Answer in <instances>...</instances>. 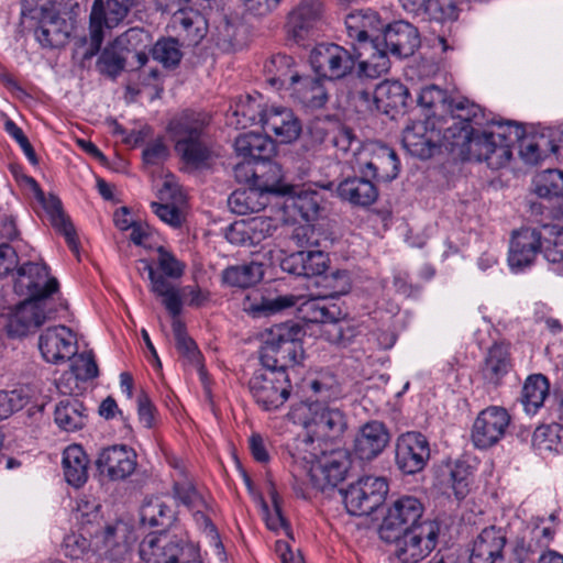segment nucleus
I'll use <instances>...</instances> for the list:
<instances>
[{
	"label": "nucleus",
	"mask_w": 563,
	"mask_h": 563,
	"mask_svg": "<svg viewBox=\"0 0 563 563\" xmlns=\"http://www.w3.org/2000/svg\"><path fill=\"white\" fill-rule=\"evenodd\" d=\"M321 203V195L311 190H300L291 198V208L306 222H312L318 219L322 210Z\"/></svg>",
	"instance_id": "nucleus-51"
},
{
	"label": "nucleus",
	"mask_w": 563,
	"mask_h": 563,
	"mask_svg": "<svg viewBox=\"0 0 563 563\" xmlns=\"http://www.w3.org/2000/svg\"><path fill=\"white\" fill-rule=\"evenodd\" d=\"M532 445L540 454L563 450V424L538 427L532 434Z\"/></svg>",
	"instance_id": "nucleus-49"
},
{
	"label": "nucleus",
	"mask_w": 563,
	"mask_h": 563,
	"mask_svg": "<svg viewBox=\"0 0 563 563\" xmlns=\"http://www.w3.org/2000/svg\"><path fill=\"white\" fill-rule=\"evenodd\" d=\"M311 410L312 417L308 427L317 438L333 440L344 433L347 427L346 418L339 408L321 407L316 404Z\"/></svg>",
	"instance_id": "nucleus-36"
},
{
	"label": "nucleus",
	"mask_w": 563,
	"mask_h": 563,
	"mask_svg": "<svg viewBox=\"0 0 563 563\" xmlns=\"http://www.w3.org/2000/svg\"><path fill=\"white\" fill-rule=\"evenodd\" d=\"M543 230L548 235H543L542 252L545 260L552 264L553 271L563 275V227L544 225Z\"/></svg>",
	"instance_id": "nucleus-48"
},
{
	"label": "nucleus",
	"mask_w": 563,
	"mask_h": 563,
	"mask_svg": "<svg viewBox=\"0 0 563 563\" xmlns=\"http://www.w3.org/2000/svg\"><path fill=\"white\" fill-rule=\"evenodd\" d=\"M374 101L377 109L386 114L404 113L408 107L410 93L408 88L397 80H385L376 86Z\"/></svg>",
	"instance_id": "nucleus-37"
},
{
	"label": "nucleus",
	"mask_w": 563,
	"mask_h": 563,
	"mask_svg": "<svg viewBox=\"0 0 563 563\" xmlns=\"http://www.w3.org/2000/svg\"><path fill=\"white\" fill-rule=\"evenodd\" d=\"M267 135L272 134L280 143H291L301 133V123L294 111L283 106H269L262 125Z\"/></svg>",
	"instance_id": "nucleus-28"
},
{
	"label": "nucleus",
	"mask_w": 563,
	"mask_h": 563,
	"mask_svg": "<svg viewBox=\"0 0 563 563\" xmlns=\"http://www.w3.org/2000/svg\"><path fill=\"white\" fill-rule=\"evenodd\" d=\"M509 422L510 416L503 407L490 406L482 410L473 423V444L478 449L495 445L505 435Z\"/></svg>",
	"instance_id": "nucleus-18"
},
{
	"label": "nucleus",
	"mask_w": 563,
	"mask_h": 563,
	"mask_svg": "<svg viewBox=\"0 0 563 563\" xmlns=\"http://www.w3.org/2000/svg\"><path fill=\"white\" fill-rule=\"evenodd\" d=\"M507 542L506 532L495 526L481 531L473 542L470 563H495L503 559Z\"/></svg>",
	"instance_id": "nucleus-34"
},
{
	"label": "nucleus",
	"mask_w": 563,
	"mask_h": 563,
	"mask_svg": "<svg viewBox=\"0 0 563 563\" xmlns=\"http://www.w3.org/2000/svg\"><path fill=\"white\" fill-rule=\"evenodd\" d=\"M258 192L254 189H242L233 191L229 199L228 205L232 212L238 214H246L255 212L261 209V203L257 201Z\"/></svg>",
	"instance_id": "nucleus-58"
},
{
	"label": "nucleus",
	"mask_w": 563,
	"mask_h": 563,
	"mask_svg": "<svg viewBox=\"0 0 563 563\" xmlns=\"http://www.w3.org/2000/svg\"><path fill=\"white\" fill-rule=\"evenodd\" d=\"M323 234L310 222L297 225L292 229L290 240L300 250L319 249Z\"/></svg>",
	"instance_id": "nucleus-59"
},
{
	"label": "nucleus",
	"mask_w": 563,
	"mask_h": 563,
	"mask_svg": "<svg viewBox=\"0 0 563 563\" xmlns=\"http://www.w3.org/2000/svg\"><path fill=\"white\" fill-rule=\"evenodd\" d=\"M89 460L78 444L67 446L63 452V471L66 482L74 487H81L88 479Z\"/></svg>",
	"instance_id": "nucleus-42"
},
{
	"label": "nucleus",
	"mask_w": 563,
	"mask_h": 563,
	"mask_svg": "<svg viewBox=\"0 0 563 563\" xmlns=\"http://www.w3.org/2000/svg\"><path fill=\"white\" fill-rule=\"evenodd\" d=\"M442 120L444 123L460 122V125L470 124L471 128H476L483 125V113L479 106L467 99H451Z\"/></svg>",
	"instance_id": "nucleus-45"
},
{
	"label": "nucleus",
	"mask_w": 563,
	"mask_h": 563,
	"mask_svg": "<svg viewBox=\"0 0 563 563\" xmlns=\"http://www.w3.org/2000/svg\"><path fill=\"white\" fill-rule=\"evenodd\" d=\"M549 388V380L542 374H533L526 379L521 391V402L526 412L533 415L543 406Z\"/></svg>",
	"instance_id": "nucleus-44"
},
{
	"label": "nucleus",
	"mask_w": 563,
	"mask_h": 563,
	"mask_svg": "<svg viewBox=\"0 0 563 563\" xmlns=\"http://www.w3.org/2000/svg\"><path fill=\"white\" fill-rule=\"evenodd\" d=\"M361 55L356 46L351 52L333 43L319 44L311 51L310 64L319 76L331 81L351 74Z\"/></svg>",
	"instance_id": "nucleus-9"
},
{
	"label": "nucleus",
	"mask_w": 563,
	"mask_h": 563,
	"mask_svg": "<svg viewBox=\"0 0 563 563\" xmlns=\"http://www.w3.org/2000/svg\"><path fill=\"white\" fill-rule=\"evenodd\" d=\"M511 367L509 345L495 343L487 351L481 374L486 384L497 387Z\"/></svg>",
	"instance_id": "nucleus-38"
},
{
	"label": "nucleus",
	"mask_w": 563,
	"mask_h": 563,
	"mask_svg": "<svg viewBox=\"0 0 563 563\" xmlns=\"http://www.w3.org/2000/svg\"><path fill=\"white\" fill-rule=\"evenodd\" d=\"M439 532L437 521L424 520L413 529L395 532V539L384 541L394 544V554L402 563H418L435 548Z\"/></svg>",
	"instance_id": "nucleus-7"
},
{
	"label": "nucleus",
	"mask_w": 563,
	"mask_h": 563,
	"mask_svg": "<svg viewBox=\"0 0 563 563\" xmlns=\"http://www.w3.org/2000/svg\"><path fill=\"white\" fill-rule=\"evenodd\" d=\"M247 385L254 401L266 411L280 408L291 391L287 372L264 366L253 373Z\"/></svg>",
	"instance_id": "nucleus-8"
},
{
	"label": "nucleus",
	"mask_w": 563,
	"mask_h": 563,
	"mask_svg": "<svg viewBox=\"0 0 563 563\" xmlns=\"http://www.w3.org/2000/svg\"><path fill=\"white\" fill-rule=\"evenodd\" d=\"M31 12L32 19L37 20L34 35L42 47L55 48L66 44L69 26L54 4H43Z\"/></svg>",
	"instance_id": "nucleus-17"
},
{
	"label": "nucleus",
	"mask_w": 563,
	"mask_h": 563,
	"mask_svg": "<svg viewBox=\"0 0 563 563\" xmlns=\"http://www.w3.org/2000/svg\"><path fill=\"white\" fill-rule=\"evenodd\" d=\"M347 36L353 41V46L365 47L367 45H379L383 23L379 15L372 10H360L352 12L345 18Z\"/></svg>",
	"instance_id": "nucleus-25"
},
{
	"label": "nucleus",
	"mask_w": 563,
	"mask_h": 563,
	"mask_svg": "<svg viewBox=\"0 0 563 563\" xmlns=\"http://www.w3.org/2000/svg\"><path fill=\"white\" fill-rule=\"evenodd\" d=\"M450 101L448 91L435 85L422 87L417 97L418 104L429 112L426 118L428 120L438 121L443 118Z\"/></svg>",
	"instance_id": "nucleus-46"
},
{
	"label": "nucleus",
	"mask_w": 563,
	"mask_h": 563,
	"mask_svg": "<svg viewBox=\"0 0 563 563\" xmlns=\"http://www.w3.org/2000/svg\"><path fill=\"white\" fill-rule=\"evenodd\" d=\"M153 58L165 68H175L183 58V52L178 38L163 37L152 47Z\"/></svg>",
	"instance_id": "nucleus-53"
},
{
	"label": "nucleus",
	"mask_w": 563,
	"mask_h": 563,
	"mask_svg": "<svg viewBox=\"0 0 563 563\" xmlns=\"http://www.w3.org/2000/svg\"><path fill=\"white\" fill-rule=\"evenodd\" d=\"M38 347L44 360L57 364L76 354V346L70 329L54 327L46 329L40 336Z\"/></svg>",
	"instance_id": "nucleus-27"
},
{
	"label": "nucleus",
	"mask_w": 563,
	"mask_h": 563,
	"mask_svg": "<svg viewBox=\"0 0 563 563\" xmlns=\"http://www.w3.org/2000/svg\"><path fill=\"white\" fill-rule=\"evenodd\" d=\"M292 294L262 297L260 301L251 303L247 311L254 318L271 317L288 308L298 306V311L306 322L321 323V335L328 342L345 347L361 331L357 325L346 319H339L340 313L335 305L328 307L327 298L321 295L308 298Z\"/></svg>",
	"instance_id": "nucleus-2"
},
{
	"label": "nucleus",
	"mask_w": 563,
	"mask_h": 563,
	"mask_svg": "<svg viewBox=\"0 0 563 563\" xmlns=\"http://www.w3.org/2000/svg\"><path fill=\"white\" fill-rule=\"evenodd\" d=\"M175 520V511L162 498L146 499L140 510L142 526L168 528Z\"/></svg>",
	"instance_id": "nucleus-43"
},
{
	"label": "nucleus",
	"mask_w": 563,
	"mask_h": 563,
	"mask_svg": "<svg viewBox=\"0 0 563 563\" xmlns=\"http://www.w3.org/2000/svg\"><path fill=\"white\" fill-rule=\"evenodd\" d=\"M429 459V442L422 433L411 431L397 438L395 462L401 473L413 475L421 472Z\"/></svg>",
	"instance_id": "nucleus-16"
},
{
	"label": "nucleus",
	"mask_w": 563,
	"mask_h": 563,
	"mask_svg": "<svg viewBox=\"0 0 563 563\" xmlns=\"http://www.w3.org/2000/svg\"><path fill=\"white\" fill-rule=\"evenodd\" d=\"M336 197L355 207L366 208L378 199L377 184L368 176H352L335 186Z\"/></svg>",
	"instance_id": "nucleus-33"
},
{
	"label": "nucleus",
	"mask_w": 563,
	"mask_h": 563,
	"mask_svg": "<svg viewBox=\"0 0 563 563\" xmlns=\"http://www.w3.org/2000/svg\"><path fill=\"white\" fill-rule=\"evenodd\" d=\"M325 81L329 80L322 76H300L297 73H285L268 79L271 86L288 89L294 100L309 109H321L329 101Z\"/></svg>",
	"instance_id": "nucleus-11"
},
{
	"label": "nucleus",
	"mask_w": 563,
	"mask_h": 563,
	"mask_svg": "<svg viewBox=\"0 0 563 563\" xmlns=\"http://www.w3.org/2000/svg\"><path fill=\"white\" fill-rule=\"evenodd\" d=\"M543 234L536 228H521L514 231L508 252V264L514 272L530 267L543 246Z\"/></svg>",
	"instance_id": "nucleus-19"
},
{
	"label": "nucleus",
	"mask_w": 563,
	"mask_h": 563,
	"mask_svg": "<svg viewBox=\"0 0 563 563\" xmlns=\"http://www.w3.org/2000/svg\"><path fill=\"white\" fill-rule=\"evenodd\" d=\"M139 3L140 0H95L89 16V37L80 40L82 46L88 44L82 58L87 60L99 53L104 38L103 29L117 27Z\"/></svg>",
	"instance_id": "nucleus-5"
},
{
	"label": "nucleus",
	"mask_w": 563,
	"mask_h": 563,
	"mask_svg": "<svg viewBox=\"0 0 563 563\" xmlns=\"http://www.w3.org/2000/svg\"><path fill=\"white\" fill-rule=\"evenodd\" d=\"M437 120L412 122L402 132V145L412 156L430 158L440 148V131Z\"/></svg>",
	"instance_id": "nucleus-21"
},
{
	"label": "nucleus",
	"mask_w": 563,
	"mask_h": 563,
	"mask_svg": "<svg viewBox=\"0 0 563 563\" xmlns=\"http://www.w3.org/2000/svg\"><path fill=\"white\" fill-rule=\"evenodd\" d=\"M424 508L413 496H401L387 510L379 528L382 540L395 539V532L406 531L420 526Z\"/></svg>",
	"instance_id": "nucleus-14"
},
{
	"label": "nucleus",
	"mask_w": 563,
	"mask_h": 563,
	"mask_svg": "<svg viewBox=\"0 0 563 563\" xmlns=\"http://www.w3.org/2000/svg\"><path fill=\"white\" fill-rule=\"evenodd\" d=\"M262 276L263 271L260 264H239L223 269L221 280L224 285L230 287L247 288L258 283Z\"/></svg>",
	"instance_id": "nucleus-47"
},
{
	"label": "nucleus",
	"mask_w": 563,
	"mask_h": 563,
	"mask_svg": "<svg viewBox=\"0 0 563 563\" xmlns=\"http://www.w3.org/2000/svg\"><path fill=\"white\" fill-rule=\"evenodd\" d=\"M249 228L251 244L257 245L276 230L274 220L267 217H254L245 219Z\"/></svg>",
	"instance_id": "nucleus-62"
},
{
	"label": "nucleus",
	"mask_w": 563,
	"mask_h": 563,
	"mask_svg": "<svg viewBox=\"0 0 563 563\" xmlns=\"http://www.w3.org/2000/svg\"><path fill=\"white\" fill-rule=\"evenodd\" d=\"M140 558L144 563H178L185 553V542L165 533L150 534L140 544Z\"/></svg>",
	"instance_id": "nucleus-23"
},
{
	"label": "nucleus",
	"mask_w": 563,
	"mask_h": 563,
	"mask_svg": "<svg viewBox=\"0 0 563 563\" xmlns=\"http://www.w3.org/2000/svg\"><path fill=\"white\" fill-rule=\"evenodd\" d=\"M267 108L269 107L262 104L261 95H247L236 104L234 114L242 118L238 123L242 124L243 128L257 123L263 125L264 114L267 113Z\"/></svg>",
	"instance_id": "nucleus-50"
},
{
	"label": "nucleus",
	"mask_w": 563,
	"mask_h": 563,
	"mask_svg": "<svg viewBox=\"0 0 563 563\" xmlns=\"http://www.w3.org/2000/svg\"><path fill=\"white\" fill-rule=\"evenodd\" d=\"M135 451L124 444H115L102 449L96 460L97 470L111 481L129 477L136 467Z\"/></svg>",
	"instance_id": "nucleus-22"
},
{
	"label": "nucleus",
	"mask_w": 563,
	"mask_h": 563,
	"mask_svg": "<svg viewBox=\"0 0 563 563\" xmlns=\"http://www.w3.org/2000/svg\"><path fill=\"white\" fill-rule=\"evenodd\" d=\"M437 122L440 147L461 157L485 161L493 169H499L509 163L511 153L508 144L522 133L520 129L505 125L500 121L489 122L482 131L471 128L470 124L460 125V122L444 123L442 118Z\"/></svg>",
	"instance_id": "nucleus-1"
},
{
	"label": "nucleus",
	"mask_w": 563,
	"mask_h": 563,
	"mask_svg": "<svg viewBox=\"0 0 563 563\" xmlns=\"http://www.w3.org/2000/svg\"><path fill=\"white\" fill-rule=\"evenodd\" d=\"M174 497L186 508L194 512L196 520L202 522L210 531L216 528L210 518L205 514L209 508L202 494L196 488L194 483L187 478L177 479L173 485Z\"/></svg>",
	"instance_id": "nucleus-40"
},
{
	"label": "nucleus",
	"mask_w": 563,
	"mask_h": 563,
	"mask_svg": "<svg viewBox=\"0 0 563 563\" xmlns=\"http://www.w3.org/2000/svg\"><path fill=\"white\" fill-rule=\"evenodd\" d=\"M329 256L319 249L298 250L280 263L284 272L296 276L319 278L328 268Z\"/></svg>",
	"instance_id": "nucleus-31"
},
{
	"label": "nucleus",
	"mask_w": 563,
	"mask_h": 563,
	"mask_svg": "<svg viewBox=\"0 0 563 563\" xmlns=\"http://www.w3.org/2000/svg\"><path fill=\"white\" fill-rule=\"evenodd\" d=\"M16 274L15 292L26 296L27 300H36L44 306H55L52 296L58 292L59 285L55 277H49L48 267L45 264L24 263L18 268Z\"/></svg>",
	"instance_id": "nucleus-10"
},
{
	"label": "nucleus",
	"mask_w": 563,
	"mask_h": 563,
	"mask_svg": "<svg viewBox=\"0 0 563 563\" xmlns=\"http://www.w3.org/2000/svg\"><path fill=\"white\" fill-rule=\"evenodd\" d=\"M208 124L205 113L189 110L172 119L168 124L175 151L186 164L196 168L206 166L212 156L207 141Z\"/></svg>",
	"instance_id": "nucleus-3"
},
{
	"label": "nucleus",
	"mask_w": 563,
	"mask_h": 563,
	"mask_svg": "<svg viewBox=\"0 0 563 563\" xmlns=\"http://www.w3.org/2000/svg\"><path fill=\"white\" fill-rule=\"evenodd\" d=\"M389 440L390 434L383 422H366L355 437L354 453L360 460L372 461L382 454Z\"/></svg>",
	"instance_id": "nucleus-32"
},
{
	"label": "nucleus",
	"mask_w": 563,
	"mask_h": 563,
	"mask_svg": "<svg viewBox=\"0 0 563 563\" xmlns=\"http://www.w3.org/2000/svg\"><path fill=\"white\" fill-rule=\"evenodd\" d=\"M169 157V150L162 139H156L146 144L142 152L145 165L158 166Z\"/></svg>",
	"instance_id": "nucleus-64"
},
{
	"label": "nucleus",
	"mask_w": 563,
	"mask_h": 563,
	"mask_svg": "<svg viewBox=\"0 0 563 563\" xmlns=\"http://www.w3.org/2000/svg\"><path fill=\"white\" fill-rule=\"evenodd\" d=\"M355 169L368 175L376 184L390 183L398 176L399 159L388 146L364 147L355 158Z\"/></svg>",
	"instance_id": "nucleus-15"
},
{
	"label": "nucleus",
	"mask_w": 563,
	"mask_h": 563,
	"mask_svg": "<svg viewBox=\"0 0 563 563\" xmlns=\"http://www.w3.org/2000/svg\"><path fill=\"white\" fill-rule=\"evenodd\" d=\"M173 27L178 36L189 46L198 45L208 32V23L205 16L197 10H179L174 12Z\"/></svg>",
	"instance_id": "nucleus-39"
},
{
	"label": "nucleus",
	"mask_w": 563,
	"mask_h": 563,
	"mask_svg": "<svg viewBox=\"0 0 563 563\" xmlns=\"http://www.w3.org/2000/svg\"><path fill=\"white\" fill-rule=\"evenodd\" d=\"M305 329L297 322L288 321L267 330L260 350L262 366L285 371L303 358L302 339Z\"/></svg>",
	"instance_id": "nucleus-4"
},
{
	"label": "nucleus",
	"mask_w": 563,
	"mask_h": 563,
	"mask_svg": "<svg viewBox=\"0 0 563 563\" xmlns=\"http://www.w3.org/2000/svg\"><path fill=\"white\" fill-rule=\"evenodd\" d=\"M27 183L31 185L35 198L47 212L52 225L64 235L69 249L74 252H77L78 242L76 231L73 223L70 222V219L64 213L59 198L55 195H49L46 197L43 190L40 188L38 184L33 178H29Z\"/></svg>",
	"instance_id": "nucleus-30"
},
{
	"label": "nucleus",
	"mask_w": 563,
	"mask_h": 563,
	"mask_svg": "<svg viewBox=\"0 0 563 563\" xmlns=\"http://www.w3.org/2000/svg\"><path fill=\"white\" fill-rule=\"evenodd\" d=\"M137 271L142 274L146 272L151 282L150 290L161 298L162 305L173 317L181 313V300L178 288L173 282L165 278L163 275L154 269L153 265L147 260H140L137 262Z\"/></svg>",
	"instance_id": "nucleus-35"
},
{
	"label": "nucleus",
	"mask_w": 563,
	"mask_h": 563,
	"mask_svg": "<svg viewBox=\"0 0 563 563\" xmlns=\"http://www.w3.org/2000/svg\"><path fill=\"white\" fill-rule=\"evenodd\" d=\"M323 288L320 294L323 298H335L345 295L351 289V277L346 271H335L331 274H322L317 283Z\"/></svg>",
	"instance_id": "nucleus-54"
},
{
	"label": "nucleus",
	"mask_w": 563,
	"mask_h": 563,
	"mask_svg": "<svg viewBox=\"0 0 563 563\" xmlns=\"http://www.w3.org/2000/svg\"><path fill=\"white\" fill-rule=\"evenodd\" d=\"M310 387L317 396V402L335 399L341 394L339 384L331 375H325L313 379L310 384Z\"/></svg>",
	"instance_id": "nucleus-63"
},
{
	"label": "nucleus",
	"mask_w": 563,
	"mask_h": 563,
	"mask_svg": "<svg viewBox=\"0 0 563 563\" xmlns=\"http://www.w3.org/2000/svg\"><path fill=\"white\" fill-rule=\"evenodd\" d=\"M323 15L320 0H301L287 15L286 31L296 43L306 40Z\"/></svg>",
	"instance_id": "nucleus-24"
},
{
	"label": "nucleus",
	"mask_w": 563,
	"mask_h": 563,
	"mask_svg": "<svg viewBox=\"0 0 563 563\" xmlns=\"http://www.w3.org/2000/svg\"><path fill=\"white\" fill-rule=\"evenodd\" d=\"M500 122L505 125L511 126L514 129L518 128L522 131V133L519 135V137L517 140L509 142L508 148H509L510 153L512 154V151H511L512 145L515 143H519V154H520L521 158L527 164H531V165L537 164L541 159L542 153H541L540 146L536 142L534 137L526 136L523 126H521L512 121H506V122L500 121Z\"/></svg>",
	"instance_id": "nucleus-57"
},
{
	"label": "nucleus",
	"mask_w": 563,
	"mask_h": 563,
	"mask_svg": "<svg viewBox=\"0 0 563 563\" xmlns=\"http://www.w3.org/2000/svg\"><path fill=\"white\" fill-rule=\"evenodd\" d=\"M350 466L351 461L346 451H332L310 466L308 476L313 488L324 492L343 482Z\"/></svg>",
	"instance_id": "nucleus-20"
},
{
	"label": "nucleus",
	"mask_w": 563,
	"mask_h": 563,
	"mask_svg": "<svg viewBox=\"0 0 563 563\" xmlns=\"http://www.w3.org/2000/svg\"><path fill=\"white\" fill-rule=\"evenodd\" d=\"M157 267L161 272L158 275H163L172 282V279H178L184 275L186 265L166 249L159 246L157 249Z\"/></svg>",
	"instance_id": "nucleus-60"
},
{
	"label": "nucleus",
	"mask_w": 563,
	"mask_h": 563,
	"mask_svg": "<svg viewBox=\"0 0 563 563\" xmlns=\"http://www.w3.org/2000/svg\"><path fill=\"white\" fill-rule=\"evenodd\" d=\"M388 484L384 477L364 476L352 483L343 492V500L349 514L368 516L385 500Z\"/></svg>",
	"instance_id": "nucleus-12"
},
{
	"label": "nucleus",
	"mask_w": 563,
	"mask_h": 563,
	"mask_svg": "<svg viewBox=\"0 0 563 563\" xmlns=\"http://www.w3.org/2000/svg\"><path fill=\"white\" fill-rule=\"evenodd\" d=\"M380 42L388 52L399 58L413 55L420 45L418 30L405 21H396L387 25L380 35Z\"/></svg>",
	"instance_id": "nucleus-26"
},
{
	"label": "nucleus",
	"mask_w": 563,
	"mask_h": 563,
	"mask_svg": "<svg viewBox=\"0 0 563 563\" xmlns=\"http://www.w3.org/2000/svg\"><path fill=\"white\" fill-rule=\"evenodd\" d=\"M374 52L368 60L360 62L357 67V76L360 78H377L387 73L390 67L387 48L379 41L378 46L368 45Z\"/></svg>",
	"instance_id": "nucleus-52"
},
{
	"label": "nucleus",
	"mask_w": 563,
	"mask_h": 563,
	"mask_svg": "<svg viewBox=\"0 0 563 563\" xmlns=\"http://www.w3.org/2000/svg\"><path fill=\"white\" fill-rule=\"evenodd\" d=\"M30 398L26 387L0 390V420H5L22 410L30 402Z\"/></svg>",
	"instance_id": "nucleus-55"
},
{
	"label": "nucleus",
	"mask_w": 563,
	"mask_h": 563,
	"mask_svg": "<svg viewBox=\"0 0 563 563\" xmlns=\"http://www.w3.org/2000/svg\"><path fill=\"white\" fill-rule=\"evenodd\" d=\"M87 418V409L77 398H64L55 407V423L64 431L80 430L86 424Z\"/></svg>",
	"instance_id": "nucleus-41"
},
{
	"label": "nucleus",
	"mask_w": 563,
	"mask_h": 563,
	"mask_svg": "<svg viewBox=\"0 0 563 563\" xmlns=\"http://www.w3.org/2000/svg\"><path fill=\"white\" fill-rule=\"evenodd\" d=\"M71 372L79 380L93 379L99 375L98 365L91 351L75 356L71 363Z\"/></svg>",
	"instance_id": "nucleus-61"
},
{
	"label": "nucleus",
	"mask_w": 563,
	"mask_h": 563,
	"mask_svg": "<svg viewBox=\"0 0 563 563\" xmlns=\"http://www.w3.org/2000/svg\"><path fill=\"white\" fill-rule=\"evenodd\" d=\"M534 191L541 198L563 195V173L558 169L541 172L534 179Z\"/></svg>",
	"instance_id": "nucleus-56"
},
{
	"label": "nucleus",
	"mask_w": 563,
	"mask_h": 563,
	"mask_svg": "<svg viewBox=\"0 0 563 563\" xmlns=\"http://www.w3.org/2000/svg\"><path fill=\"white\" fill-rule=\"evenodd\" d=\"M143 31L137 27H132L117 36L110 42L103 51L100 53L96 68L97 70L114 80L122 71L125 70L128 56L135 52L137 66L132 70H137L145 66L148 60V56L144 52H136L139 43L142 42Z\"/></svg>",
	"instance_id": "nucleus-6"
},
{
	"label": "nucleus",
	"mask_w": 563,
	"mask_h": 563,
	"mask_svg": "<svg viewBox=\"0 0 563 563\" xmlns=\"http://www.w3.org/2000/svg\"><path fill=\"white\" fill-rule=\"evenodd\" d=\"M234 147L239 156H242L247 164L251 162H263L269 172L279 173V167L269 159L275 152V143L266 134L245 133L235 139Z\"/></svg>",
	"instance_id": "nucleus-29"
},
{
	"label": "nucleus",
	"mask_w": 563,
	"mask_h": 563,
	"mask_svg": "<svg viewBox=\"0 0 563 563\" xmlns=\"http://www.w3.org/2000/svg\"><path fill=\"white\" fill-rule=\"evenodd\" d=\"M66 309V302L59 300L57 306H47L36 300L25 299L9 316L5 324L10 338H22L40 328L47 319L55 317L58 309Z\"/></svg>",
	"instance_id": "nucleus-13"
}]
</instances>
